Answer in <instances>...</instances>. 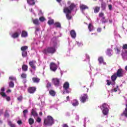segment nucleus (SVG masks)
<instances>
[{
  "mask_svg": "<svg viewBox=\"0 0 127 127\" xmlns=\"http://www.w3.org/2000/svg\"><path fill=\"white\" fill-rule=\"evenodd\" d=\"M67 4L70 5L64 9V13H65L67 19H68V20H70V19H72V16L70 14L72 13V15H75V14H76V12H77L78 7L75 3H71V1H70L67 2Z\"/></svg>",
  "mask_w": 127,
  "mask_h": 127,
  "instance_id": "nucleus-1",
  "label": "nucleus"
},
{
  "mask_svg": "<svg viewBox=\"0 0 127 127\" xmlns=\"http://www.w3.org/2000/svg\"><path fill=\"white\" fill-rule=\"evenodd\" d=\"M51 44H52L53 46L48 47L43 50V53L44 54H54V53H56L57 46L58 45L57 41L55 40L54 42L52 41Z\"/></svg>",
  "mask_w": 127,
  "mask_h": 127,
  "instance_id": "nucleus-2",
  "label": "nucleus"
},
{
  "mask_svg": "<svg viewBox=\"0 0 127 127\" xmlns=\"http://www.w3.org/2000/svg\"><path fill=\"white\" fill-rule=\"evenodd\" d=\"M54 119L51 116H48L47 119L44 120V125L45 127L49 126H51L54 125Z\"/></svg>",
  "mask_w": 127,
  "mask_h": 127,
  "instance_id": "nucleus-3",
  "label": "nucleus"
},
{
  "mask_svg": "<svg viewBox=\"0 0 127 127\" xmlns=\"http://www.w3.org/2000/svg\"><path fill=\"white\" fill-rule=\"evenodd\" d=\"M108 86H110V85H112L113 88L111 90L110 92L112 94L114 92H118L120 89L119 88L118 85H116L115 82H111L109 80H107Z\"/></svg>",
  "mask_w": 127,
  "mask_h": 127,
  "instance_id": "nucleus-4",
  "label": "nucleus"
},
{
  "mask_svg": "<svg viewBox=\"0 0 127 127\" xmlns=\"http://www.w3.org/2000/svg\"><path fill=\"white\" fill-rule=\"evenodd\" d=\"M100 109L102 111L103 115L108 117L109 115V105L107 103H104L102 106H100Z\"/></svg>",
  "mask_w": 127,
  "mask_h": 127,
  "instance_id": "nucleus-5",
  "label": "nucleus"
},
{
  "mask_svg": "<svg viewBox=\"0 0 127 127\" xmlns=\"http://www.w3.org/2000/svg\"><path fill=\"white\" fill-rule=\"evenodd\" d=\"M69 87H70V84H69V82H66L64 83L63 86L64 91L66 94H69V93L71 92V89H70V88H69Z\"/></svg>",
  "mask_w": 127,
  "mask_h": 127,
  "instance_id": "nucleus-6",
  "label": "nucleus"
},
{
  "mask_svg": "<svg viewBox=\"0 0 127 127\" xmlns=\"http://www.w3.org/2000/svg\"><path fill=\"white\" fill-rule=\"evenodd\" d=\"M116 75L117 77H124L125 75V70L122 68H119L117 72Z\"/></svg>",
  "mask_w": 127,
  "mask_h": 127,
  "instance_id": "nucleus-7",
  "label": "nucleus"
},
{
  "mask_svg": "<svg viewBox=\"0 0 127 127\" xmlns=\"http://www.w3.org/2000/svg\"><path fill=\"white\" fill-rule=\"evenodd\" d=\"M21 33V30L20 29H17V31L13 33L11 37L12 38H17L19 36V35Z\"/></svg>",
  "mask_w": 127,
  "mask_h": 127,
  "instance_id": "nucleus-8",
  "label": "nucleus"
},
{
  "mask_svg": "<svg viewBox=\"0 0 127 127\" xmlns=\"http://www.w3.org/2000/svg\"><path fill=\"white\" fill-rule=\"evenodd\" d=\"M52 82L56 87L60 86V79L59 78H53Z\"/></svg>",
  "mask_w": 127,
  "mask_h": 127,
  "instance_id": "nucleus-9",
  "label": "nucleus"
},
{
  "mask_svg": "<svg viewBox=\"0 0 127 127\" xmlns=\"http://www.w3.org/2000/svg\"><path fill=\"white\" fill-rule=\"evenodd\" d=\"M88 95L86 94H83L81 96L80 102H81V103H85L86 102V101L88 100Z\"/></svg>",
  "mask_w": 127,
  "mask_h": 127,
  "instance_id": "nucleus-10",
  "label": "nucleus"
},
{
  "mask_svg": "<svg viewBox=\"0 0 127 127\" xmlns=\"http://www.w3.org/2000/svg\"><path fill=\"white\" fill-rule=\"evenodd\" d=\"M80 8L81 10L82 13H83V14H85L84 10H85V9H89V7L85 4H81L80 5Z\"/></svg>",
  "mask_w": 127,
  "mask_h": 127,
  "instance_id": "nucleus-11",
  "label": "nucleus"
},
{
  "mask_svg": "<svg viewBox=\"0 0 127 127\" xmlns=\"http://www.w3.org/2000/svg\"><path fill=\"white\" fill-rule=\"evenodd\" d=\"M50 69L53 72H55L57 70V65L54 63H51L50 64Z\"/></svg>",
  "mask_w": 127,
  "mask_h": 127,
  "instance_id": "nucleus-12",
  "label": "nucleus"
},
{
  "mask_svg": "<svg viewBox=\"0 0 127 127\" xmlns=\"http://www.w3.org/2000/svg\"><path fill=\"white\" fill-rule=\"evenodd\" d=\"M35 63H36L35 61H31L29 63V66L33 69V70H35L36 68L35 66Z\"/></svg>",
  "mask_w": 127,
  "mask_h": 127,
  "instance_id": "nucleus-13",
  "label": "nucleus"
},
{
  "mask_svg": "<svg viewBox=\"0 0 127 127\" xmlns=\"http://www.w3.org/2000/svg\"><path fill=\"white\" fill-rule=\"evenodd\" d=\"M71 104L73 107H78L79 105V101L77 99H73L71 101Z\"/></svg>",
  "mask_w": 127,
  "mask_h": 127,
  "instance_id": "nucleus-14",
  "label": "nucleus"
},
{
  "mask_svg": "<svg viewBox=\"0 0 127 127\" xmlns=\"http://www.w3.org/2000/svg\"><path fill=\"white\" fill-rule=\"evenodd\" d=\"M70 36L71 38H73V39H75L76 38V37L77 36V34H76V31L74 30H72L70 32Z\"/></svg>",
  "mask_w": 127,
  "mask_h": 127,
  "instance_id": "nucleus-15",
  "label": "nucleus"
},
{
  "mask_svg": "<svg viewBox=\"0 0 127 127\" xmlns=\"http://www.w3.org/2000/svg\"><path fill=\"white\" fill-rule=\"evenodd\" d=\"M122 56L124 60H127V51H123L122 54Z\"/></svg>",
  "mask_w": 127,
  "mask_h": 127,
  "instance_id": "nucleus-16",
  "label": "nucleus"
},
{
  "mask_svg": "<svg viewBox=\"0 0 127 127\" xmlns=\"http://www.w3.org/2000/svg\"><path fill=\"white\" fill-rule=\"evenodd\" d=\"M36 90V88L35 87H30L28 89V92L30 93V94H33Z\"/></svg>",
  "mask_w": 127,
  "mask_h": 127,
  "instance_id": "nucleus-17",
  "label": "nucleus"
},
{
  "mask_svg": "<svg viewBox=\"0 0 127 127\" xmlns=\"http://www.w3.org/2000/svg\"><path fill=\"white\" fill-rule=\"evenodd\" d=\"M113 52V50L111 49H108L107 50L106 54L109 57H111L112 55H113V54L112 53Z\"/></svg>",
  "mask_w": 127,
  "mask_h": 127,
  "instance_id": "nucleus-18",
  "label": "nucleus"
},
{
  "mask_svg": "<svg viewBox=\"0 0 127 127\" xmlns=\"http://www.w3.org/2000/svg\"><path fill=\"white\" fill-rule=\"evenodd\" d=\"M28 36V33L25 31H22L21 33V37L25 38Z\"/></svg>",
  "mask_w": 127,
  "mask_h": 127,
  "instance_id": "nucleus-19",
  "label": "nucleus"
},
{
  "mask_svg": "<svg viewBox=\"0 0 127 127\" xmlns=\"http://www.w3.org/2000/svg\"><path fill=\"white\" fill-rule=\"evenodd\" d=\"M98 61L99 64H103V65H107V63L104 62V59H103V57H100L99 58H98Z\"/></svg>",
  "mask_w": 127,
  "mask_h": 127,
  "instance_id": "nucleus-20",
  "label": "nucleus"
},
{
  "mask_svg": "<svg viewBox=\"0 0 127 127\" xmlns=\"http://www.w3.org/2000/svg\"><path fill=\"white\" fill-rule=\"evenodd\" d=\"M49 94L50 96H52V97H55L56 95V92L53 90H49Z\"/></svg>",
  "mask_w": 127,
  "mask_h": 127,
  "instance_id": "nucleus-21",
  "label": "nucleus"
},
{
  "mask_svg": "<svg viewBox=\"0 0 127 127\" xmlns=\"http://www.w3.org/2000/svg\"><path fill=\"white\" fill-rule=\"evenodd\" d=\"M27 3L29 5H34L35 4V0H27Z\"/></svg>",
  "mask_w": 127,
  "mask_h": 127,
  "instance_id": "nucleus-22",
  "label": "nucleus"
},
{
  "mask_svg": "<svg viewBox=\"0 0 127 127\" xmlns=\"http://www.w3.org/2000/svg\"><path fill=\"white\" fill-rule=\"evenodd\" d=\"M32 21L35 25H39V20L38 19H33Z\"/></svg>",
  "mask_w": 127,
  "mask_h": 127,
  "instance_id": "nucleus-23",
  "label": "nucleus"
},
{
  "mask_svg": "<svg viewBox=\"0 0 127 127\" xmlns=\"http://www.w3.org/2000/svg\"><path fill=\"white\" fill-rule=\"evenodd\" d=\"M117 77H118V76L117 75V73H114L111 76V80L113 81V82H115V81H116V80H117Z\"/></svg>",
  "mask_w": 127,
  "mask_h": 127,
  "instance_id": "nucleus-24",
  "label": "nucleus"
},
{
  "mask_svg": "<svg viewBox=\"0 0 127 127\" xmlns=\"http://www.w3.org/2000/svg\"><path fill=\"white\" fill-rule=\"evenodd\" d=\"M2 98H4L7 102H9L10 101V97L6 96V94H3L2 95Z\"/></svg>",
  "mask_w": 127,
  "mask_h": 127,
  "instance_id": "nucleus-25",
  "label": "nucleus"
},
{
  "mask_svg": "<svg viewBox=\"0 0 127 127\" xmlns=\"http://www.w3.org/2000/svg\"><path fill=\"white\" fill-rule=\"evenodd\" d=\"M54 25L58 28H61V23L59 22H57L54 23Z\"/></svg>",
  "mask_w": 127,
  "mask_h": 127,
  "instance_id": "nucleus-26",
  "label": "nucleus"
},
{
  "mask_svg": "<svg viewBox=\"0 0 127 127\" xmlns=\"http://www.w3.org/2000/svg\"><path fill=\"white\" fill-rule=\"evenodd\" d=\"M75 44L78 47H82L83 46V42H82L76 41L75 42Z\"/></svg>",
  "mask_w": 127,
  "mask_h": 127,
  "instance_id": "nucleus-27",
  "label": "nucleus"
},
{
  "mask_svg": "<svg viewBox=\"0 0 127 127\" xmlns=\"http://www.w3.org/2000/svg\"><path fill=\"white\" fill-rule=\"evenodd\" d=\"M31 115L32 116H33V117H37V116H38V115L37 114V113H36V111H35L34 109L32 110Z\"/></svg>",
  "mask_w": 127,
  "mask_h": 127,
  "instance_id": "nucleus-28",
  "label": "nucleus"
},
{
  "mask_svg": "<svg viewBox=\"0 0 127 127\" xmlns=\"http://www.w3.org/2000/svg\"><path fill=\"white\" fill-rule=\"evenodd\" d=\"M32 80L34 83H39V81H40V79L37 77H33Z\"/></svg>",
  "mask_w": 127,
  "mask_h": 127,
  "instance_id": "nucleus-29",
  "label": "nucleus"
},
{
  "mask_svg": "<svg viewBox=\"0 0 127 127\" xmlns=\"http://www.w3.org/2000/svg\"><path fill=\"white\" fill-rule=\"evenodd\" d=\"M88 29L89 31H93L94 30V27L92 23H90L88 25Z\"/></svg>",
  "mask_w": 127,
  "mask_h": 127,
  "instance_id": "nucleus-30",
  "label": "nucleus"
},
{
  "mask_svg": "<svg viewBox=\"0 0 127 127\" xmlns=\"http://www.w3.org/2000/svg\"><path fill=\"white\" fill-rule=\"evenodd\" d=\"M22 69L23 71H25H25H27V70L28 69V66L26 65L23 64L22 65Z\"/></svg>",
  "mask_w": 127,
  "mask_h": 127,
  "instance_id": "nucleus-31",
  "label": "nucleus"
},
{
  "mask_svg": "<svg viewBox=\"0 0 127 127\" xmlns=\"http://www.w3.org/2000/svg\"><path fill=\"white\" fill-rule=\"evenodd\" d=\"M94 9V12L95 13H98V12H99V11H100V7H93Z\"/></svg>",
  "mask_w": 127,
  "mask_h": 127,
  "instance_id": "nucleus-32",
  "label": "nucleus"
},
{
  "mask_svg": "<svg viewBox=\"0 0 127 127\" xmlns=\"http://www.w3.org/2000/svg\"><path fill=\"white\" fill-rule=\"evenodd\" d=\"M29 124L31 126V125H33L34 124V120L32 118H30L28 120Z\"/></svg>",
  "mask_w": 127,
  "mask_h": 127,
  "instance_id": "nucleus-33",
  "label": "nucleus"
},
{
  "mask_svg": "<svg viewBox=\"0 0 127 127\" xmlns=\"http://www.w3.org/2000/svg\"><path fill=\"white\" fill-rule=\"evenodd\" d=\"M46 82H47V89H48V90H49V89H50V88L51 87V83L49 82L48 80H46Z\"/></svg>",
  "mask_w": 127,
  "mask_h": 127,
  "instance_id": "nucleus-34",
  "label": "nucleus"
},
{
  "mask_svg": "<svg viewBox=\"0 0 127 127\" xmlns=\"http://www.w3.org/2000/svg\"><path fill=\"white\" fill-rule=\"evenodd\" d=\"M9 88H14V83L12 81H10L8 83Z\"/></svg>",
  "mask_w": 127,
  "mask_h": 127,
  "instance_id": "nucleus-35",
  "label": "nucleus"
},
{
  "mask_svg": "<svg viewBox=\"0 0 127 127\" xmlns=\"http://www.w3.org/2000/svg\"><path fill=\"white\" fill-rule=\"evenodd\" d=\"M28 47L26 46H23L21 48V50L22 52H25Z\"/></svg>",
  "mask_w": 127,
  "mask_h": 127,
  "instance_id": "nucleus-36",
  "label": "nucleus"
},
{
  "mask_svg": "<svg viewBox=\"0 0 127 127\" xmlns=\"http://www.w3.org/2000/svg\"><path fill=\"white\" fill-rule=\"evenodd\" d=\"M48 23L49 25H52V24H54V20L53 19L49 20L48 21Z\"/></svg>",
  "mask_w": 127,
  "mask_h": 127,
  "instance_id": "nucleus-37",
  "label": "nucleus"
},
{
  "mask_svg": "<svg viewBox=\"0 0 127 127\" xmlns=\"http://www.w3.org/2000/svg\"><path fill=\"white\" fill-rule=\"evenodd\" d=\"M22 57H26L27 56V52L25 51V52H22Z\"/></svg>",
  "mask_w": 127,
  "mask_h": 127,
  "instance_id": "nucleus-38",
  "label": "nucleus"
},
{
  "mask_svg": "<svg viewBox=\"0 0 127 127\" xmlns=\"http://www.w3.org/2000/svg\"><path fill=\"white\" fill-rule=\"evenodd\" d=\"M0 94L1 95V96H2V95H3V94H5L4 92L5 91L4 88L2 87V88H1L0 90Z\"/></svg>",
  "mask_w": 127,
  "mask_h": 127,
  "instance_id": "nucleus-39",
  "label": "nucleus"
},
{
  "mask_svg": "<svg viewBox=\"0 0 127 127\" xmlns=\"http://www.w3.org/2000/svg\"><path fill=\"white\" fill-rule=\"evenodd\" d=\"M23 99V97H22V95H20L17 97V101H18V102H22Z\"/></svg>",
  "mask_w": 127,
  "mask_h": 127,
  "instance_id": "nucleus-40",
  "label": "nucleus"
},
{
  "mask_svg": "<svg viewBox=\"0 0 127 127\" xmlns=\"http://www.w3.org/2000/svg\"><path fill=\"white\" fill-rule=\"evenodd\" d=\"M8 125L10 127H15V124H13L11 123V122L9 121L8 122Z\"/></svg>",
  "mask_w": 127,
  "mask_h": 127,
  "instance_id": "nucleus-41",
  "label": "nucleus"
},
{
  "mask_svg": "<svg viewBox=\"0 0 127 127\" xmlns=\"http://www.w3.org/2000/svg\"><path fill=\"white\" fill-rule=\"evenodd\" d=\"M39 20L41 22H43L44 21H45V18L43 16L40 17L39 18Z\"/></svg>",
  "mask_w": 127,
  "mask_h": 127,
  "instance_id": "nucleus-42",
  "label": "nucleus"
},
{
  "mask_svg": "<svg viewBox=\"0 0 127 127\" xmlns=\"http://www.w3.org/2000/svg\"><path fill=\"white\" fill-rule=\"evenodd\" d=\"M27 113H28V111H27V110H25L23 111V114L24 118L26 117V114H27Z\"/></svg>",
  "mask_w": 127,
  "mask_h": 127,
  "instance_id": "nucleus-43",
  "label": "nucleus"
},
{
  "mask_svg": "<svg viewBox=\"0 0 127 127\" xmlns=\"http://www.w3.org/2000/svg\"><path fill=\"white\" fill-rule=\"evenodd\" d=\"M9 80H11L12 81H16V77L13 76H10L9 77Z\"/></svg>",
  "mask_w": 127,
  "mask_h": 127,
  "instance_id": "nucleus-44",
  "label": "nucleus"
},
{
  "mask_svg": "<svg viewBox=\"0 0 127 127\" xmlns=\"http://www.w3.org/2000/svg\"><path fill=\"white\" fill-rule=\"evenodd\" d=\"M21 77L23 79H25V78H26L27 77V75L26 73H22V74L21 75Z\"/></svg>",
  "mask_w": 127,
  "mask_h": 127,
  "instance_id": "nucleus-45",
  "label": "nucleus"
},
{
  "mask_svg": "<svg viewBox=\"0 0 127 127\" xmlns=\"http://www.w3.org/2000/svg\"><path fill=\"white\" fill-rule=\"evenodd\" d=\"M85 57H86V60H88V61H90V56L88 54H85Z\"/></svg>",
  "mask_w": 127,
  "mask_h": 127,
  "instance_id": "nucleus-46",
  "label": "nucleus"
},
{
  "mask_svg": "<svg viewBox=\"0 0 127 127\" xmlns=\"http://www.w3.org/2000/svg\"><path fill=\"white\" fill-rule=\"evenodd\" d=\"M101 7L103 8V9H105V8H106V4L105 3H102Z\"/></svg>",
  "mask_w": 127,
  "mask_h": 127,
  "instance_id": "nucleus-47",
  "label": "nucleus"
},
{
  "mask_svg": "<svg viewBox=\"0 0 127 127\" xmlns=\"http://www.w3.org/2000/svg\"><path fill=\"white\" fill-rule=\"evenodd\" d=\"M80 118L79 117V115H77L76 116V117H75V121H76V122H79V120Z\"/></svg>",
  "mask_w": 127,
  "mask_h": 127,
  "instance_id": "nucleus-48",
  "label": "nucleus"
},
{
  "mask_svg": "<svg viewBox=\"0 0 127 127\" xmlns=\"http://www.w3.org/2000/svg\"><path fill=\"white\" fill-rule=\"evenodd\" d=\"M39 14H40V15H43V12H42V10L39 9Z\"/></svg>",
  "mask_w": 127,
  "mask_h": 127,
  "instance_id": "nucleus-49",
  "label": "nucleus"
},
{
  "mask_svg": "<svg viewBox=\"0 0 127 127\" xmlns=\"http://www.w3.org/2000/svg\"><path fill=\"white\" fill-rule=\"evenodd\" d=\"M29 11L31 12V13H33V14H35V13H34V11L33 10V9H32V8L29 9Z\"/></svg>",
  "mask_w": 127,
  "mask_h": 127,
  "instance_id": "nucleus-50",
  "label": "nucleus"
},
{
  "mask_svg": "<svg viewBox=\"0 0 127 127\" xmlns=\"http://www.w3.org/2000/svg\"><path fill=\"white\" fill-rule=\"evenodd\" d=\"M17 123L18 124V125H19V126H20V125H22V121H21V120H18L17 122Z\"/></svg>",
  "mask_w": 127,
  "mask_h": 127,
  "instance_id": "nucleus-51",
  "label": "nucleus"
},
{
  "mask_svg": "<svg viewBox=\"0 0 127 127\" xmlns=\"http://www.w3.org/2000/svg\"><path fill=\"white\" fill-rule=\"evenodd\" d=\"M4 116L5 118H8V117H9V114H8V113L6 112V113H5Z\"/></svg>",
  "mask_w": 127,
  "mask_h": 127,
  "instance_id": "nucleus-52",
  "label": "nucleus"
},
{
  "mask_svg": "<svg viewBox=\"0 0 127 127\" xmlns=\"http://www.w3.org/2000/svg\"><path fill=\"white\" fill-rule=\"evenodd\" d=\"M86 119L85 118L84 119V121H83V123H84L83 127H86Z\"/></svg>",
  "mask_w": 127,
  "mask_h": 127,
  "instance_id": "nucleus-53",
  "label": "nucleus"
},
{
  "mask_svg": "<svg viewBox=\"0 0 127 127\" xmlns=\"http://www.w3.org/2000/svg\"><path fill=\"white\" fill-rule=\"evenodd\" d=\"M37 123H40L41 122V119L39 117H38L37 119Z\"/></svg>",
  "mask_w": 127,
  "mask_h": 127,
  "instance_id": "nucleus-54",
  "label": "nucleus"
},
{
  "mask_svg": "<svg viewBox=\"0 0 127 127\" xmlns=\"http://www.w3.org/2000/svg\"><path fill=\"white\" fill-rule=\"evenodd\" d=\"M102 23H106L108 21L107 20H101Z\"/></svg>",
  "mask_w": 127,
  "mask_h": 127,
  "instance_id": "nucleus-55",
  "label": "nucleus"
},
{
  "mask_svg": "<svg viewBox=\"0 0 127 127\" xmlns=\"http://www.w3.org/2000/svg\"><path fill=\"white\" fill-rule=\"evenodd\" d=\"M123 48L124 50L127 49V45L125 44L123 46Z\"/></svg>",
  "mask_w": 127,
  "mask_h": 127,
  "instance_id": "nucleus-56",
  "label": "nucleus"
},
{
  "mask_svg": "<svg viewBox=\"0 0 127 127\" xmlns=\"http://www.w3.org/2000/svg\"><path fill=\"white\" fill-rule=\"evenodd\" d=\"M109 9L110 10H112V8H113V6L111 4L109 5L108 6Z\"/></svg>",
  "mask_w": 127,
  "mask_h": 127,
  "instance_id": "nucleus-57",
  "label": "nucleus"
},
{
  "mask_svg": "<svg viewBox=\"0 0 127 127\" xmlns=\"http://www.w3.org/2000/svg\"><path fill=\"white\" fill-rule=\"evenodd\" d=\"M97 32H101L102 31V28H97Z\"/></svg>",
  "mask_w": 127,
  "mask_h": 127,
  "instance_id": "nucleus-58",
  "label": "nucleus"
},
{
  "mask_svg": "<svg viewBox=\"0 0 127 127\" xmlns=\"http://www.w3.org/2000/svg\"><path fill=\"white\" fill-rule=\"evenodd\" d=\"M39 31V29L38 28H36V31H35V33L37 35V32Z\"/></svg>",
  "mask_w": 127,
  "mask_h": 127,
  "instance_id": "nucleus-59",
  "label": "nucleus"
},
{
  "mask_svg": "<svg viewBox=\"0 0 127 127\" xmlns=\"http://www.w3.org/2000/svg\"><path fill=\"white\" fill-rule=\"evenodd\" d=\"M103 16H104V13H100L99 14V17H103Z\"/></svg>",
  "mask_w": 127,
  "mask_h": 127,
  "instance_id": "nucleus-60",
  "label": "nucleus"
},
{
  "mask_svg": "<svg viewBox=\"0 0 127 127\" xmlns=\"http://www.w3.org/2000/svg\"><path fill=\"white\" fill-rule=\"evenodd\" d=\"M93 85H94V80L92 79V82L91 83L90 87H92V86H93Z\"/></svg>",
  "mask_w": 127,
  "mask_h": 127,
  "instance_id": "nucleus-61",
  "label": "nucleus"
},
{
  "mask_svg": "<svg viewBox=\"0 0 127 127\" xmlns=\"http://www.w3.org/2000/svg\"><path fill=\"white\" fill-rule=\"evenodd\" d=\"M3 113V111L2 109L0 110V116H1V115H2Z\"/></svg>",
  "mask_w": 127,
  "mask_h": 127,
  "instance_id": "nucleus-62",
  "label": "nucleus"
},
{
  "mask_svg": "<svg viewBox=\"0 0 127 127\" xmlns=\"http://www.w3.org/2000/svg\"><path fill=\"white\" fill-rule=\"evenodd\" d=\"M63 127H69L67 124H64Z\"/></svg>",
  "mask_w": 127,
  "mask_h": 127,
  "instance_id": "nucleus-63",
  "label": "nucleus"
},
{
  "mask_svg": "<svg viewBox=\"0 0 127 127\" xmlns=\"http://www.w3.org/2000/svg\"><path fill=\"white\" fill-rule=\"evenodd\" d=\"M117 54H119V53H120V49H119L118 48L117 49Z\"/></svg>",
  "mask_w": 127,
  "mask_h": 127,
  "instance_id": "nucleus-64",
  "label": "nucleus"
}]
</instances>
